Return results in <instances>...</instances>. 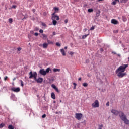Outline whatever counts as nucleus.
<instances>
[{"label":"nucleus","mask_w":129,"mask_h":129,"mask_svg":"<svg viewBox=\"0 0 129 129\" xmlns=\"http://www.w3.org/2000/svg\"><path fill=\"white\" fill-rule=\"evenodd\" d=\"M111 23L113 24V25H118L119 22H118V21L116 20V19H112Z\"/></svg>","instance_id":"obj_9"},{"label":"nucleus","mask_w":129,"mask_h":129,"mask_svg":"<svg viewBox=\"0 0 129 129\" xmlns=\"http://www.w3.org/2000/svg\"><path fill=\"white\" fill-rule=\"evenodd\" d=\"M16 79H17V78H14L13 79V81H15V80H16Z\"/></svg>","instance_id":"obj_50"},{"label":"nucleus","mask_w":129,"mask_h":129,"mask_svg":"<svg viewBox=\"0 0 129 129\" xmlns=\"http://www.w3.org/2000/svg\"><path fill=\"white\" fill-rule=\"evenodd\" d=\"M8 129H14V126L12 125H9L8 127Z\"/></svg>","instance_id":"obj_26"},{"label":"nucleus","mask_w":129,"mask_h":129,"mask_svg":"<svg viewBox=\"0 0 129 129\" xmlns=\"http://www.w3.org/2000/svg\"><path fill=\"white\" fill-rule=\"evenodd\" d=\"M127 67H128V64H123L122 66H120L116 70V73L117 74L118 77L122 78V77H124V76L126 75V73H124V71H125V69H126Z\"/></svg>","instance_id":"obj_2"},{"label":"nucleus","mask_w":129,"mask_h":129,"mask_svg":"<svg viewBox=\"0 0 129 129\" xmlns=\"http://www.w3.org/2000/svg\"><path fill=\"white\" fill-rule=\"evenodd\" d=\"M28 15L27 14H25L24 15V18L22 19V20H26V19H28Z\"/></svg>","instance_id":"obj_27"},{"label":"nucleus","mask_w":129,"mask_h":129,"mask_svg":"<svg viewBox=\"0 0 129 129\" xmlns=\"http://www.w3.org/2000/svg\"><path fill=\"white\" fill-rule=\"evenodd\" d=\"M48 46H49V44L47 43H44L42 44L43 49H47V48H48Z\"/></svg>","instance_id":"obj_12"},{"label":"nucleus","mask_w":129,"mask_h":129,"mask_svg":"<svg viewBox=\"0 0 129 129\" xmlns=\"http://www.w3.org/2000/svg\"><path fill=\"white\" fill-rule=\"evenodd\" d=\"M32 35H34V36H36V37H37V36H39V33H32Z\"/></svg>","instance_id":"obj_29"},{"label":"nucleus","mask_w":129,"mask_h":129,"mask_svg":"<svg viewBox=\"0 0 129 129\" xmlns=\"http://www.w3.org/2000/svg\"><path fill=\"white\" fill-rule=\"evenodd\" d=\"M60 52L62 56H66V53H65V50H64V49H60Z\"/></svg>","instance_id":"obj_13"},{"label":"nucleus","mask_w":129,"mask_h":129,"mask_svg":"<svg viewBox=\"0 0 129 129\" xmlns=\"http://www.w3.org/2000/svg\"><path fill=\"white\" fill-rule=\"evenodd\" d=\"M100 15V11H98L97 12H96V17H99Z\"/></svg>","instance_id":"obj_19"},{"label":"nucleus","mask_w":129,"mask_h":129,"mask_svg":"<svg viewBox=\"0 0 129 129\" xmlns=\"http://www.w3.org/2000/svg\"><path fill=\"white\" fill-rule=\"evenodd\" d=\"M39 73L40 74H41V75H43V76H46V75L47 74L46 73V71L44 69H40L39 71Z\"/></svg>","instance_id":"obj_7"},{"label":"nucleus","mask_w":129,"mask_h":129,"mask_svg":"<svg viewBox=\"0 0 129 129\" xmlns=\"http://www.w3.org/2000/svg\"><path fill=\"white\" fill-rule=\"evenodd\" d=\"M42 118H45V117H46V114H43V115L42 116Z\"/></svg>","instance_id":"obj_46"},{"label":"nucleus","mask_w":129,"mask_h":129,"mask_svg":"<svg viewBox=\"0 0 129 129\" xmlns=\"http://www.w3.org/2000/svg\"><path fill=\"white\" fill-rule=\"evenodd\" d=\"M37 76H38V74H37V72H34L33 73L32 71H31L29 73V79H31V78H34V80H36L37 79Z\"/></svg>","instance_id":"obj_3"},{"label":"nucleus","mask_w":129,"mask_h":129,"mask_svg":"<svg viewBox=\"0 0 129 129\" xmlns=\"http://www.w3.org/2000/svg\"><path fill=\"white\" fill-rule=\"evenodd\" d=\"M11 90L12 91H14V92H20V91H21V89L18 87V88H11Z\"/></svg>","instance_id":"obj_8"},{"label":"nucleus","mask_w":129,"mask_h":129,"mask_svg":"<svg viewBox=\"0 0 129 129\" xmlns=\"http://www.w3.org/2000/svg\"><path fill=\"white\" fill-rule=\"evenodd\" d=\"M111 112L116 116H117V115L119 114V116L121 118V120L124 121L125 124H129V120L127 119V118H126V115L124 114V112L121 111H118L115 109H112L111 110Z\"/></svg>","instance_id":"obj_1"},{"label":"nucleus","mask_w":129,"mask_h":129,"mask_svg":"<svg viewBox=\"0 0 129 129\" xmlns=\"http://www.w3.org/2000/svg\"><path fill=\"white\" fill-rule=\"evenodd\" d=\"M39 30H40V29H39V27H34V31L35 32H38V31H39Z\"/></svg>","instance_id":"obj_18"},{"label":"nucleus","mask_w":129,"mask_h":129,"mask_svg":"<svg viewBox=\"0 0 129 129\" xmlns=\"http://www.w3.org/2000/svg\"><path fill=\"white\" fill-rule=\"evenodd\" d=\"M102 1H103V0H98V2H101Z\"/></svg>","instance_id":"obj_58"},{"label":"nucleus","mask_w":129,"mask_h":129,"mask_svg":"<svg viewBox=\"0 0 129 129\" xmlns=\"http://www.w3.org/2000/svg\"><path fill=\"white\" fill-rule=\"evenodd\" d=\"M64 23H65V24H67V23H68V19H66L64 20Z\"/></svg>","instance_id":"obj_41"},{"label":"nucleus","mask_w":129,"mask_h":129,"mask_svg":"<svg viewBox=\"0 0 129 129\" xmlns=\"http://www.w3.org/2000/svg\"><path fill=\"white\" fill-rule=\"evenodd\" d=\"M7 79H8V76H6L5 78H4V81H6Z\"/></svg>","instance_id":"obj_45"},{"label":"nucleus","mask_w":129,"mask_h":129,"mask_svg":"<svg viewBox=\"0 0 129 129\" xmlns=\"http://www.w3.org/2000/svg\"><path fill=\"white\" fill-rule=\"evenodd\" d=\"M52 20L54 21H59L60 20V18H59V16H57L55 15V13L52 14V16L51 18Z\"/></svg>","instance_id":"obj_6"},{"label":"nucleus","mask_w":129,"mask_h":129,"mask_svg":"<svg viewBox=\"0 0 129 129\" xmlns=\"http://www.w3.org/2000/svg\"><path fill=\"white\" fill-rule=\"evenodd\" d=\"M98 126V129H102V127H103V124L99 125Z\"/></svg>","instance_id":"obj_28"},{"label":"nucleus","mask_w":129,"mask_h":129,"mask_svg":"<svg viewBox=\"0 0 129 129\" xmlns=\"http://www.w3.org/2000/svg\"><path fill=\"white\" fill-rule=\"evenodd\" d=\"M83 86H84V87H87V86H88V84L87 83H84L83 84Z\"/></svg>","instance_id":"obj_23"},{"label":"nucleus","mask_w":129,"mask_h":129,"mask_svg":"<svg viewBox=\"0 0 129 129\" xmlns=\"http://www.w3.org/2000/svg\"><path fill=\"white\" fill-rule=\"evenodd\" d=\"M0 79H1V77H0Z\"/></svg>","instance_id":"obj_64"},{"label":"nucleus","mask_w":129,"mask_h":129,"mask_svg":"<svg viewBox=\"0 0 129 129\" xmlns=\"http://www.w3.org/2000/svg\"><path fill=\"white\" fill-rule=\"evenodd\" d=\"M115 2H118V3H119V0H115Z\"/></svg>","instance_id":"obj_54"},{"label":"nucleus","mask_w":129,"mask_h":129,"mask_svg":"<svg viewBox=\"0 0 129 129\" xmlns=\"http://www.w3.org/2000/svg\"><path fill=\"white\" fill-rule=\"evenodd\" d=\"M42 26H43V27L46 26V24H45V23H42Z\"/></svg>","instance_id":"obj_43"},{"label":"nucleus","mask_w":129,"mask_h":129,"mask_svg":"<svg viewBox=\"0 0 129 129\" xmlns=\"http://www.w3.org/2000/svg\"><path fill=\"white\" fill-rule=\"evenodd\" d=\"M87 36H89V34H86L85 35H83L81 39H86V38L87 37Z\"/></svg>","instance_id":"obj_20"},{"label":"nucleus","mask_w":129,"mask_h":129,"mask_svg":"<svg viewBox=\"0 0 129 129\" xmlns=\"http://www.w3.org/2000/svg\"><path fill=\"white\" fill-rule=\"evenodd\" d=\"M78 80H79L80 81H81V78H79Z\"/></svg>","instance_id":"obj_53"},{"label":"nucleus","mask_w":129,"mask_h":129,"mask_svg":"<svg viewBox=\"0 0 129 129\" xmlns=\"http://www.w3.org/2000/svg\"><path fill=\"white\" fill-rule=\"evenodd\" d=\"M4 126H5V124L4 123H1L0 124V128H3V127H4Z\"/></svg>","instance_id":"obj_30"},{"label":"nucleus","mask_w":129,"mask_h":129,"mask_svg":"<svg viewBox=\"0 0 129 129\" xmlns=\"http://www.w3.org/2000/svg\"><path fill=\"white\" fill-rule=\"evenodd\" d=\"M51 87H52V88H53V89H55L56 88H57V87H56V86L54 84H52Z\"/></svg>","instance_id":"obj_33"},{"label":"nucleus","mask_w":129,"mask_h":129,"mask_svg":"<svg viewBox=\"0 0 129 129\" xmlns=\"http://www.w3.org/2000/svg\"><path fill=\"white\" fill-rule=\"evenodd\" d=\"M53 35H55V33L53 34Z\"/></svg>","instance_id":"obj_62"},{"label":"nucleus","mask_w":129,"mask_h":129,"mask_svg":"<svg viewBox=\"0 0 129 129\" xmlns=\"http://www.w3.org/2000/svg\"><path fill=\"white\" fill-rule=\"evenodd\" d=\"M20 81L21 82V85L22 87H24V82L22 80H20Z\"/></svg>","instance_id":"obj_31"},{"label":"nucleus","mask_w":129,"mask_h":129,"mask_svg":"<svg viewBox=\"0 0 129 129\" xmlns=\"http://www.w3.org/2000/svg\"><path fill=\"white\" fill-rule=\"evenodd\" d=\"M94 29H95V26H92V27L90 29V31L93 30Z\"/></svg>","instance_id":"obj_32"},{"label":"nucleus","mask_w":129,"mask_h":129,"mask_svg":"<svg viewBox=\"0 0 129 129\" xmlns=\"http://www.w3.org/2000/svg\"><path fill=\"white\" fill-rule=\"evenodd\" d=\"M53 103H56V101H53Z\"/></svg>","instance_id":"obj_59"},{"label":"nucleus","mask_w":129,"mask_h":129,"mask_svg":"<svg viewBox=\"0 0 129 129\" xmlns=\"http://www.w3.org/2000/svg\"><path fill=\"white\" fill-rule=\"evenodd\" d=\"M122 20L123 21V22H126V21H127L126 17H125V16H123Z\"/></svg>","instance_id":"obj_24"},{"label":"nucleus","mask_w":129,"mask_h":129,"mask_svg":"<svg viewBox=\"0 0 129 129\" xmlns=\"http://www.w3.org/2000/svg\"><path fill=\"white\" fill-rule=\"evenodd\" d=\"M47 44H54V42H53V41H51V40H49V39H47Z\"/></svg>","instance_id":"obj_16"},{"label":"nucleus","mask_w":129,"mask_h":129,"mask_svg":"<svg viewBox=\"0 0 129 129\" xmlns=\"http://www.w3.org/2000/svg\"><path fill=\"white\" fill-rule=\"evenodd\" d=\"M116 32L118 33V30H116Z\"/></svg>","instance_id":"obj_61"},{"label":"nucleus","mask_w":129,"mask_h":129,"mask_svg":"<svg viewBox=\"0 0 129 129\" xmlns=\"http://www.w3.org/2000/svg\"><path fill=\"white\" fill-rule=\"evenodd\" d=\"M128 0H122L121 3H127Z\"/></svg>","instance_id":"obj_36"},{"label":"nucleus","mask_w":129,"mask_h":129,"mask_svg":"<svg viewBox=\"0 0 129 129\" xmlns=\"http://www.w3.org/2000/svg\"><path fill=\"white\" fill-rule=\"evenodd\" d=\"M64 49H65V50H67V46H65Z\"/></svg>","instance_id":"obj_56"},{"label":"nucleus","mask_w":129,"mask_h":129,"mask_svg":"<svg viewBox=\"0 0 129 129\" xmlns=\"http://www.w3.org/2000/svg\"><path fill=\"white\" fill-rule=\"evenodd\" d=\"M83 116V115L82 113H76L75 114V118L78 120H81V118Z\"/></svg>","instance_id":"obj_5"},{"label":"nucleus","mask_w":129,"mask_h":129,"mask_svg":"<svg viewBox=\"0 0 129 129\" xmlns=\"http://www.w3.org/2000/svg\"><path fill=\"white\" fill-rule=\"evenodd\" d=\"M88 13H92V12H93V9L91 8V9H88Z\"/></svg>","instance_id":"obj_22"},{"label":"nucleus","mask_w":129,"mask_h":129,"mask_svg":"<svg viewBox=\"0 0 129 129\" xmlns=\"http://www.w3.org/2000/svg\"><path fill=\"white\" fill-rule=\"evenodd\" d=\"M54 89H55V90L57 92H59V89H58V88L56 87V88H55Z\"/></svg>","instance_id":"obj_42"},{"label":"nucleus","mask_w":129,"mask_h":129,"mask_svg":"<svg viewBox=\"0 0 129 129\" xmlns=\"http://www.w3.org/2000/svg\"><path fill=\"white\" fill-rule=\"evenodd\" d=\"M37 83H42L43 82V78H39L38 79L35 80Z\"/></svg>","instance_id":"obj_10"},{"label":"nucleus","mask_w":129,"mask_h":129,"mask_svg":"<svg viewBox=\"0 0 129 129\" xmlns=\"http://www.w3.org/2000/svg\"><path fill=\"white\" fill-rule=\"evenodd\" d=\"M92 106L94 108L99 107V102L98 101V100H96L95 102L92 104Z\"/></svg>","instance_id":"obj_4"},{"label":"nucleus","mask_w":129,"mask_h":129,"mask_svg":"<svg viewBox=\"0 0 129 129\" xmlns=\"http://www.w3.org/2000/svg\"><path fill=\"white\" fill-rule=\"evenodd\" d=\"M73 85H74V86H77V84H76V83H73Z\"/></svg>","instance_id":"obj_49"},{"label":"nucleus","mask_w":129,"mask_h":129,"mask_svg":"<svg viewBox=\"0 0 129 129\" xmlns=\"http://www.w3.org/2000/svg\"><path fill=\"white\" fill-rule=\"evenodd\" d=\"M112 53L114 54V55H116V52H112Z\"/></svg>","instance_id":"obj_51"},{"label":"nucleus","mask_w":129,"mask_h":129,"mask_svg":"<svg viewBox=\"0 0 129 129\" xmlns=\"http://www.w3.org/2000/svg\"><path fill=\"white\" fill-rule=\"evenodd\" d=\"M43 32H44V31L43 30H42V29H40L39 30V33H43Z\"/></svg>","instance_id":"obj_47"},{"label":"nucleus","mask_w":129,"mask_h":129,"mask_svg":"<svg viewBox=\"0 0 129 129\" xmlns=\"http://www.w3.org/2000/svg\"><path fill=\"white\" fill-rule=\"evenodd\" d=\"M70 55H71V56H73V54H74V52H72V51H71L70 52Z\"/></svg>","instance_id":"obj_38"},{"label":"nucleus","mask_w":129,"mask_h":129,"mask_svg":"<svg viewBox=\"0 0 129 129\" xmlns=\"http://www.w3.org/2000/svg\"><path fill=\"white\" fill-rule=\"evenodd\" d=\"M51 70V69L50 68H48L46 69V71H45V73H49V72H50V71Z\"/></svg>","instance_id":"obj_17"},{"label":"nucleus","mask_w":129,"mask_h":129,"mask_svg":"<svg viewBox=\"0 0 129 129\" xmlns=\"http://www.w3.org/2000/svg\"><path fill=\"white\" fill-rule=\"evenodd\" d=\"M54 10L55 11H59V8H58L57 7H54Z\"/></svg>","instance_id":"obj_37"},{"label":"nucleus","mask_w":129,"mask_h":129,"mask_svg":"<svg viewBox=\"0 0 129 129\" xmlns=\"http://www.w3.org/2000/svg\"><path fill=\"white\" fill-rule=\"evenodd\" d=\"M33 13H35V12H36V10L35 9H33Z\"/></svg>","instance_id":"obj_52"},{"label":"nucleus","mask_w":129,"mask_h":129,"mask_svg":"<svg viewBox=\"0 0 129 129\" xmlns=\"http://www.w3.org/2000/svg\"><path fill=\"white\" fill-rule=\"evenodd\" d=\"M12 8H13V9H16L17 8V6L16 5H13L12 6Z\"/></svg>","instance_id":"obj_40"},{"label":"nucleus","mask_w":129,"mask_h":129,"mask_svg":"<svg viewBox=\"0 0 129 129\" xmlns=\"http://www.w3.org/2000/svg\"><path fill=\"white\" fill-rule=\"evenodd\" d=\"M56 45L57 46H58V47H60L61 46V44H59L58 42L56 43Z\"/></svg>","instance_id":"obj_35"},{"label":"nucleus","mask_w":129,"mask_h":129,"mask_svg":"<svg viewBox=\"0 0 129 129\" xmlns=\"http://www.w3.org/2000/svg\"><path fill=\"white\" fill-rule=\"evenodd\" d=\"M60 71H61V70H60V69L54 68L53 69V72H60Z\"/></svg>","instance_id":"obj_14"},{"label":"nucleus","mask_w":129,"mask_h":129,"mask_svg":"<svg viewBox=\"0 0 129 129\" xmlns=\"http://www.w3.org/2000/svg\"><path fill=\"white\" fill-rule=\"evenodd\" d=\"M8 22L10 24H12L13 23V19L12 18H9Z\"/></svg>","instance_id":"obj_25"},{"label":"nucleus","mask_w":129,"mask_h":129,"mask_svg":"<svg viewBox=\"0 0 129 129\" xmlns=\"http://www.w3.org/2000/svg\"><path fill=\"white\" fill-rule=\"evenodd\" d=\"M118 56H120L119 54H118Z\"/></svg>","instance_id":"obj_63"},{"label":"nucleus","mask_w":129,"mask_h":129,"mask_svg":"<svg viewBox=\"0 0 129 129\" xmlns=\"http://www.w3.org/2000/svg\"><path fill=\"white\" fill-rule=\"evenodd\" d=\"M39 46L40 47H43V44H40Z\"/></svg>","instance_id":"obj_55"},{"label":"nucleus","mask_w":129,"mask_h":129,"mask_svg":"<svg viewBox=\"0 0 129 129\" xmlns=\"http://www.w3.org/2000/svg\"><path fill=\"white\" fill-rule=\"evenodd\" d=\"M52 24L54 26H56V25H57V21L52 20Z\"/></svg>","instance_id":"obj_21"},{"label":"nucleus","mask_w":129,"mask_h":129,"mask_svg":"<svg viewBox=\"0 0 129 129\" xmlns=\"http://www.w3.org/2000/svg\"><path fill=\"white\" fill-rule=\"evenodd\" d=\"M40 37H41V38H42V39H43L44 40H46V39L48 38V36L46 35V34L43 33L41 34V35H40Z\"/></svg>","instance_id":"obj_11"},{"label":"nucleus","mask_w":129,"mask_h":129,"mask_svg":"<svg viewBox=\"0 0 129 129\" xmlns=\"http://www.w3.org/2000/svg\"><path fill=\"white\" fill-rule=\"evenodd\" d=\"M116 1H114L112 3V5H113V6H115L116 5Z\"/></svg>","instance_id":"obj_34"},{"label":"nucleus","mask_w":129,"mask_h":129,"mask_svg":"<svg viewBox=\"0 0 129 129\" xmlns=\"http://www.w3.org/2000/svg\"><path fill=\"white\" fill-rule=\"evenodd\" d=\"M106 106H109V102H107L106 103Z\"/></svg>","instance_id":"obj_48"},{"label":"nucleus","mask_w":129,"mask_h":129,"mask_svg":"<svg viewBox=\"0 0 129 129\" xmlns=\"http://www.w3.org/2000/svg\"><path fill=\"white\" fill-rule=\"evenodd\" d=\"M60 103L62 102V100H60Z\"/></svg>","instance_id":"obj_60"},{"label":"nucleus","mask_w":129,"mask_h":129,"mask_svg":"<svg viewBox=\"0 0 129 129\" xmlns=\"http://www.w3.org/2000/svg\"><path fill=\"white\" fill-rule=\"evenodd\" d=\"M17 50H18V51H21V50H22V48H21V47H18V48H17Z\"/></svg>","instance_id":"obj_44"},{"label":"nucleus","mask_w":129,"mask_h":129,"mask_svg":"<svg viewBox=\"0 0 129 129\" xmlns=\"http://www.w3.org/2000/svg\"><path fill=\"white\" fill-rule=\"evenodd\" d=\"M51 98H52V99H56V95H55V93H51Z\"/></svg>","instance_id":"obj_15"},{"label":"nucleus","mask_w":129,"mask_h":129,"mask_svg":"<svg viewBox=\"0 0 129 129\" xmlns=\"http://www.w3.org/2000/svg\"><path fill=\"white\" fill-rule=\"evenodd\" d=\"M100 51L101 53H102V52H103V51H104V50H103V48H100Z\"/></svg>","instance_id":"obj_39"},{"label":"nucleus","mask_w":129,"mask_h":129,"mask_svg":"<svg viewBox=\"0 0 129 129\" xmlns=\"http://www.w3.org/2000/svg\"><path fill=\"white\" fill-rule=\"evenodd\" d=\"M74 89H76V86H74Z\"/></svg>","instance_id":"obj_57"}]
</instances>
